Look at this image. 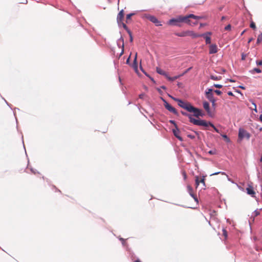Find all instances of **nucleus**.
Here are the masks:
<instances>
[{
  "mask_svg": "<svg viewBox=\"0 0 262 262\" xmlns=\"http://www.w3.org/2000/svg\"><path fill=\"white\" fill-rule=\"evenodd\" d=\"M215 101H216L215 99L213 100V101H210L212 103V106H214L215 105Z\"/></svg>",
  "mask_w": 262,
  "mask_h": 262,
  "instance_id": "44",
  "label": "nucleus"
},
{
  "mask_svg": "<svg viewBox=\"0 0 262 262\" xmlns=\"http://www.w3.org/2000/svg\"><path fill=\"white\" fill-rule=\"evenodd\" d=\"M137 54L136 53V55H135V59H134V62H136V61H137Z\"/></svg>",
  "mask_w": 262,
  "mask_h": 262,
  "instance_id": "47",
  "label": "nucleus"
},
{
  "mask_svg": "<svg viewBox=\"0 0 262 262\" xmlns=\"http://www.w3.org/2000/svg\"><path fill=\"white\" fill-rule=\"evenodd\" d=\"M180 133L179 130L177 128V126H176V129H173V133L176 137H177L179 140L182 141V138L179 135Z\"/></svg>",
  "mask_w": 262,
  "mask_h": 262,
  "instance_id": "17",
  "label": "nucleus"
},
{
  "mask_svg": "<svg viewBox=\"0 0 262 262\" xmlns=\"http://www.w3.org/2000/svg\"><path fill=\"white\" fill-rule=\"evenodd\" d=\"M262 41V33L258 36L256 43L259 44Z\"/></svg>",
  "mask_w": 262,
  "mask_h": 262,
  "instance_id": "25",
  "label": "nucleus"
},
{
  "mask_svg": "<svg viewBox=\"0 0 262 262\" xmlns=\"http://www.w3.org/2000/svg\"><path fill=\"white\" fill-rule=\"evenodd\" d=\"M227 94H228V95H229V96H234V95H233V93H232V92H231V91L228 92Z\"/></svg>",
  "mask_w": 262,
  "mask_h": 262,
  "instance_id": "43",
  "label": "nucleus"
},
{
  "mask_svg": "<svg viewBox=\"0 0 262 262\" xmlns=\"http://www.w3.org/2000/svg\"><path fill=\"white\" fill-rule=\"evenodd\" d=\"M135 14V13H129V14H127L126 15V23H128V21L131 19L132 16H133Z\"/></svg>",
  "mask_w": 262,
  "mask_h": 262,
  "instance_id": "22",
  "label": "nucleus"
},
{
  "mask_svg": "<svg viewBox=\"0 0 262 262\" xmlns=\"http://www.w3.org/2000/svg\"><path fill=\"white\" fill-rule=\"evenodd\" d=\"M129 57H128V59H127V60H126V63H129Z\"/></svg>",
  "mask_w": 262,
  "mask_h": 262,
  "instance_id": "50",
  "label": "nucleus"
},
{
  "mask_svg": "<svg viewBox=\"0 0 262 262\" xmlns=\"http://www.w3.org/2000/svg\"><path fill=\"white\" fill-rule=\"evenodd\" d=\"M230 81L231 82H234V80H230Z\"/></svg>",
  "mask_w": 262,
  "mask_h": 262,
  "instance_id": "57",
  "label": "nucleus"
},
{
  "mask_svg": "<svg viewBox=\"0 0 262 262\" xmlns=\"http://www.w3.org/2000/svg\"><path fill=\"white\" fill-rule=\"evenodd\" d=\"M214 87L219 89H221L223 87V85L219 84H214L213 85Z\"/></svg>",
  "mask_w": 262,
  "mask_h": 262,
  "instance_id": "34",
  "label": "nucleus"
},
{
  "mask_svg": "<svg viewBox=\"0 0 262 262\" xmlns=\"http://www.w3.org/2000/svg\"><path fill=\"white\" fill-rule=\"evenodd\" d=\"M221 173V172H215V173H213V174L216 175V174H218L219 173Z\"/></svg>",
  "mask_w": 262,
  "mask_h": 262,
  "instance_id": "52",
  "label": "nucleus"
},
{
  "mask_svg": "<svg viewBox=\"0 0 262 262\" xmlns=\"http://www.w3.org/2000/svg\"><path fill=\"white\" fill-rule=\"evenodd\" d=\"M129 35V37H130V39H129V40L130 42H133V36H132V32H130V33H128Z\"/></svg>",
  "mask_w": 262,
  "mask_h": 262,
  "instance_id": "36",
  "label": "nucleus"
},
{
  "mask_svg": "<svg viewBox=\"0 0 262 262\" xmlns=\"http://www.w3.org/2000/svg\"><path fill=\"white\" fill-rule=\"evenodd\" d=\"M190 16H191L192 17V18L195 19L196 20L195 21H198V20H199V19H203V18H205V17L203 16H196V15H195L192 14H190Z\"/></svg>",
  "mask_w": 262,
  "mask_h": 262,
  "instance_id": "18",
  "label": "nucleus"
},
{
  "mask_svg": "<svg viewBox=\"0 0 262 262\" xmlns=\"http://www.w3.org/2000/svg\"><path fill=\"white\" fill-rule=\"evenodd\" d=\"M245 32V31H244L242 33L241 35H243V34L244 33V32Z\"/></svg>",
  "mask_w": 262,
  "mask_h": 262,
  "instance_id": "55",
  "label": "nucleus"
},
{
  "mask_svg": "<svg viewBox=\"0 0 262 262\" xmlns=\"http://www.w3.org/2000/svg\"><path fill=\"white\" fill-rule=\"evenodd\" d=\"M169 97L170 98H171L175 101L178 102L179 106H180L181 107L187 110L188 112L189 111L190 108L192 106V105L190 103L187 102H184V101H182V100H180L178 98H174L171 96H170V95H169Z\"/></svg>",
  "mask_w": 262,
  "mask_h": 262,
  "instance_id": "3",
  "label": "nucleus"
},
{
  "mask_svg": "<svg viewBox=\"0 0 262 262\" xmlns=\"http://www.w3.org/2000/svg\"><path fill=\"white\" fill-rule=\"evenodd\" d=\"M146 18L149 19L150 21L154 23L156 26H161L162 24L161 22L154 16L148 15L146 16Z\"/></svg>",
  "mask_w": 262,
  "mask_h": 262,
  "instance_id": "8",
  "label": "nucleus"
},
{
  "mask_svg": "<svg viewBox=\"0 0 262 262\" xmlns=\"http://www.w3.org/2000/svg\"><path fill=\"white\" fill-rule=\"evenodd\" d=\"M246 190L248 194L251 195L253 197L255 196L254 195L255 194V192L254 191L252 186H249V187L246 188Z\"/></svg>",
  "mask_w": 262,
  "mask_h": 262,
  "instance_id": "16",
  "label": "nucleus"
},
{
  "mask_svg": "<svg viewBox=\"0 0 262 262\" xmlns=\"http://www.w3.org/2000/svg\"><path fill=\"white\" fill-rule=\"evenodd\" d=\"M122 25L123 28L128 33H130V32H131L127 27V26L123 23V22L121 23L120 25Z\"/></svg>",
  "mask_w": 262,
  "mask_h": 262,
  "instance_id": "23",
  "label": "nucleus"
},
{
  "mask_svg": "<svg viewBox=\"0 0 262 262\" xmlns=\"http://www.w3.org/2000/svg\"><path fill=\"white\" fill-rule=\"evenodd\" d=\"M231 29V26L229 24L227 26H226L224 28L225 30L226 31H230Z\"/></svg>",
  "mask_w": 262,
  "mask_h": 262,
  "instance_id": "30",
  "label": "nucleus"
},
{
  "mask_svg": "<svg viewBox=\"0 0 262 262\" xmlns=\"http://www.w3.org/2000/svg\"><path fill=\"white\" fill-rule=\"evenodd\" d=\"M259 130L262 131V127L260 128Z\"/></svg>",
  "mask_w": 262,
  "mask_h": 262,
  "instance_id": "56",
  "label": "nucleus"
},
{
  "mask_svg": "<svg viewBox=\"0 0 262 262\" xmlns=\"http://www.w3.org/2000/svg\"><path fill=\"white\" fill-rule=\"evenodd\" d=\"M222 137L226 140V142H229L230 141V139L226 135H221Z\"/></svg>",
  "mask_w": 262,
  "mask_h": 262,
  "instance_id": "26",
  "label": "nucleus"
},
{
  "mask_svg": "<svg viewBox=\"0 0 262 262\" xmlns=\"http://www.w3.org/2000/svg\"><path fill=\"white\" fill-rule=\"evenodd\" d=\"M144 96H145V94L143 93V94L139 95V98H140V99H143Z\"/></svg>",
  "mask_w": 262,
  "mask_h": 262,
  "instance_id": "41",
  "label": "nucleus"
},
{
  "mask_svg": "<svg viewBox=\"0 0 262 262\" xmlns=\"http://www.w3.org/2000/svg\"><path fill=\"white\" fill-rule=\"evenodd\" d=\"M211 35V33L210 32H207L205 33L200 34L199 37H203L205 39V41L206 44H210L211 43V38L209 36Z\"/></svg>",
  "mask_w": 262,
  "mask_h": 262,
  "instance_id": "10",
  "label": "nucleus"
},
{
  "mask_svg": "<svg viewBox=\"0 0 262 262\" xmlns=\"http://www.w3.org/2000/svg\"><path fill=\"white\" fill-rule=\"evenodd\" d=\"M124 16L123 10H121L118 14L117 20L119 25L122 22Z\"/></svg>",
  "mask_w": 262,
  "mask_h": 262,
  "instance_id": "13",
  "label": "nucleus"
},
{
  "mask_svg": "<svg viewBox=\"0 0 262 262\" xmlns=\"http://www.w3.org/2000/svg\"><path fill=\"white\" fill-rule=\"evenodd\" d=\"M214 92L218 95H220L222 94V92L219 90H214Z\"/></svg>",
  "mask_w": 262,
  "mask_h": 262,
  "instance_id": "37",
  "label": "nucleus"
},
{
  "mask_svg": "<svg viewBox=\"0 0 262 262\" xmlns=\"http://www.w3.org/2000/svg\"><path fill=\"white\" fill-rule=\"evenodd\" d=\"M123 50H122V53H121V54H123Z\"/></svg>",
  "mask_w": 262,
  "mask_h": 262,
  "instance_id": "58",
  "label": "nucleus"
},
{
  "mask_svg": "<svg viewBox=\"0 0 262 262\" xmlns=\"http://www.w3.org/2000/svg\"><path fill=\"white\" fill-rule=\"evenodd\" d=\"M225 18H226V17H225V16H222V19H222V20H224Z\"/></svg>",
  "mask_w": 262,
  "mask_h": 262,
  "instance_id": "51",
  "label": "nucleus"
},
{
  "mask_svg": "<svg viewBox=\"0 0 262 262\" xmlns=\"http://www.w3.org/2000/svg\"><path fill=\"white\" fill-rule=\"evenodd\" d=\"M209 125L210 126H211L216 132H217L218 133H220L219 129L217 128H216L215 127V126L212 123H209Z\"/></svg>",
  "mask_w": 262,
  "mask_h": 262,
  "instance_id": "27",
  "label": "nucleus"
},
{
  "mask_svg": "<svg viewBox=\"0 0 262 262\" xmlns=\"http://www.w3.org/2000/svg\"><path fill=\"white\" fill-rule=\"evenodd\" d=\"M174 34L179 37L190 36L192 38L199 37V34L196 33L193 31L187 30L180 33H175Z\"/></svg>",
  "mask_w": 262,
  "mask_h": 262,
  "instance_id": "2",
  "label": "nucleus"
},
{
  "mask_svg": "<svg viewBox=\"0 0 262 262\" xmlns=\"http://www.w3.org/2000/svg\"><path fill=\"white\" fill-rule=\"evenodd\" d=\"M182 174H183V176L184 179L185 180H186V178H187V174H186V173L185 171H183V172H182Z\"/></svg>",
  "mask_w": 262,
  "mask_h": 262,
  "instance_id": "38",
  "label": "nucleus"
},
{
  "mask_svg": "<svg viewBox=\"0 0 262 262\" xmlns=\"http://www.w3.org/2000/svg\"><path fill=\"white\" fill-rule=\"evenodd\" d=\"M253 71H254L257 73H261V70L258 69V68H254L253 70Z\"/></svg>",
  "mask_w": 262,
  "mask_h": 262,
  "instance_id": "33",
  "label": "nucleus"
},
{
  "mask_svg": "<svg viewBox=\"0 0 262 262\" xmlns=\"http://www.w3.org/2000/svg\"><path fill=\"white\" fill-rule=\"evenodd\" d=\"M254 213H255V216H257L260 214V212H259V211L255 210L254 211Z\"/></svg>",
  "mask_w": 262,
  "mask_h": 262,
  "instance_id": "40",
  "label": "nucleus"
},
{
  "mask_svg": "<svg viewBox=\"0 0 262 262\" xmlns=\"http://www.w3.org/2000/svg\"><path fill=\"white\" fill-rule=\"evenodd\" d=\"M161 88L163 89H166L165 86H162Z\"/></svg>",
  "mask_w": 262,
  "mask_h": 262,
  "instance_id": "54",
  "label": "nucleus"
},
{
  "mask_svg": "<svg viewBox=\"0 0 262 262\" xmlns=\"http://www.w3.org/2000/svg\"><path fill=\"white\" fill-rule=\"evenodd\" d=\"M166 77L169 80L174 81V80L177 79L178 78H179V77H180V76L178 75V76H174L173 77H169L167 75H166Z\"/></svg>",
  "mask_w": 262,
  "mask_h": 262,
  "instance_id": "20",
  "label": "nucleus"
},
{
  "mask_svg": "<svg viewBox=\"0 0 262 262\" xmlns=\"http://www.w3.org/2000/svg\"><path fill=\"white\" fill-rule=\"evenodd\" d=\"M246 57H247V54H245L244 53H242V60H245Z\"/></svg>",
  "mask_w": 262,
  "mask_h": 262,
  "instance_id": "32",
  "label": "nucleus"
},
{
  "mask_svg": "<svg viewBox=\"0 0 262 262\" xmlns=\"http://www.w3.org/2000/svg\"><path fill=\"white\" fill-rule=\"evenodd\" d=\"M191 123H192L194 125L207 127L209 125L210 122H207L204 120H196L195 119H191Z\"/></svg>",
  "mask_w": 262,
  "mask_h": 262,
  "instance_id": "5",
  "label": "nucleus"
},
{
  "mask_svg": "<svg viewBox=\"0 0 262 262\" xmlns=\"http://www.w3.org/2000/svg\"><path fill=\"white\" fill-rule=\"evenodd\" d=\"M192 69V67H190L189 68L187 69V70H186L182 74H181V75H180L179 76H182L183 75H184L185 74H186L188 71H189L191 69Z\"/></svg>",
  "mask_w": 262,
  "mask_h": 262,
  "instance_id": "28",
  "label": "nucleus"
},
{
  "mask_svg": "<svg viewBox=\"0 0 262 262\" xmlns=\"http://www.w3.org/2000/svg\"><path fill=\"white\" fill-rule=\"evenodd\" d=\"M164 106L169 112L173 113L175 115L178 114V112L176 109L165 101H164Z\"/></svg>",
  "mask_w": 262,
  "mask_h": 262,
  "instance_id": "11",
  "label": "nucleus"
},
{
  "mask_svg": "<svg viewBox=\"0 0 262 262\" xmlns=\"http://www.w3.org/2000/svg\"><path fill=\"white\" fill-rule=\"evenodd\" d=\"M210 78L214 80H219L221 79V76H216L214 75H211Z\"/></svg>",
  "mask_w": 262,
  "mask_h": 262,
  "instance_id": "24",
  "label": "nucleus"
},
{
  "mask_svg": "<svg viewBox=\"0 0 262 262\" xmlns=\"http://www.w3.org/2000/svg\"><path fill=\"white\" fill-rule=\"evenodd\" d=\"M187 189L189 194L194 199L195 201L198 202L196 195L194 193L192 187L190 185H187Z\"/></svg>",
  "mask_w": 262,
  "mask_h": 262,
  "instance_id": "12",
  "label": "nucleus"
},
{
  "mask_svg": "<svg viewBox=\"0 0 262 262\" xmlns=\"http://www.w3.org/2000/svg\"><path fill=\"white\" fill-rule=\"evenodd\" d=\"M181 113H182V114L183 115L188 117L189 118V121H190V122H191V119H193V118L192 117V116H191V115L188 114H187V113H186V112H184L182 111V112H181Z\"/></svg>",
  "mask_w": 262,
  "mask_h": 262,
  "instance_id": "21",
  "label": "nucleus"
},
{
  "mask_svg": "<svg viewBox=\"0 0 262 262\" xmlns=\"http://www.w3.org/2000/svg\"><path fill=\"white\" fill-rule=\"evenodd\" d=\"M239 88L242 89H243V90H245V87H244L243 86H239Z\"/></svg>",
  "mask_w": 262,
  "mask_h": 262,
  "instance_id": "49",
  "label": "nucleus"
},
{
  "mask_svg": "<svg viewBox=\"0 0 262 262\" xmlns=\"http://www.w3.org/2000/svg\"><path fill=\"white\" fill-rule=\"evenodd\" d=\"M250 134L245 129L242 128H240L238 130V140L241 141L244 138H246L249 140L250 138Z\"/></svg>",
  "mask_w": 262,
  "mask_h": 262,
  "instance_id": "4",
  "label": "nucleus"
},
{
  "mask_svg": "<svg viewBox=\"0 0 262 262\" xmlns=\"http://www.w3.org/2000/svg\"><path fill=\"white\" fill-rule=\"evenodd\" d=\"M218 51L217 47L215 44L210 45L209 46V54H214Z\"/></svg>",
  "mask_w": 262,
  "mask_h": 262,
  "instance_id": "14",
  "label": "nucleus"
},
{
  "mask_svg": "<svg viewBox=\"0 0 262 262\" xmlns=\"http://www.w3.org/2000/svg\"><path fill=\"white\" fill-rule=\"evenodd\" d=\"M190 18H192V17L190 16V14L184 16H179L176 18H172L170 19L168 21V24H172L173 21L184 22L190 26H194L198 24L197 21L191 22Z\"/></svg>",
  "mask_w": 262,
  "mask_h": 262,
  "instance_id": "1",
  "label": "nucleus"
},
{
  "mask_svg": "<svg viewBox=\"0 0 262 262\" xmlns=\"http://www.w3.org/2000/svg\"><path fill=\"white\" fill-rule=\"evenodd\" d=\"M181 22H177V21H173L172 25L177 26L178 27H181V25L180 24Z\"/></svg>",
  "mask_w": 262,
  "mask_h": 262,
  "instance_id": "29",
  "label": "nucleus"
},
{
  "mask_svg": "<svg viewBox=\"0 0 262 262\" xmlns=\"http://www.w3.org/2000/svg\"><path fill=\"white\" fill-rule=\"evenodd\" d=\"M188 137L191 139H194V136H193V135H188Z\"/></svg>",
  "mask_w": 262,
  "mask_h": 262,
  "instance_id": "46",
  "label": "nucleus"
},
{
  "mask_svg": "<svg viewBox=\"0 0 262 262\" xmlns=\"http://www.w3.org/2000/svg\"><path fill=\"white\" fill-rule=\"evenodd\" d=\"M250 27L253 29H255L256 28V25L255 23L253 21H252L250 25Z\"/></svg>",
  "mask_w": 262,
  "mask_h": 262,
  "instance_id": "31",
  "label": "nucleus"
},
{
  "mask_svg": "<svg viewBox=\"0 0 262 262\" xmlns=\"http://www.w3.org/2000/svg\"><path fill=\"white\" fill-rule=\"evenodd\" d=\"M205 179L204 176H203L202 177L196 176L195 177V182L196 188H197L198 187L200 183L202 184L203 186L205 187L206 186H205Z\"/></svg>",
  "mask_w": 262,
  "mask_h": 262,
  "instance_id": "7",
  "label": "nucleus"
},
{
  "mask_svg": "<svg viewBox=\"0 0 262 262\" xmlns=\"http://www.w3.org/2000/svg\"><path fill=\"white\" fill-rule=\"evenodd\" d=\"M134 262H141V261L139 259H137L135 260Z\"/></svg>",
  "mask_w": 262,
  "mask_h": 262,
  "instance_id": "53",
  "label": "nucleus"
},
{
  "mask_svg": "<svg viewBox=\"0 0 262 262\" xmlns=\"http://www.w3.org/2000/svg\"><path fill=\"white\" fill-rule=\"evenodd\" d=\"M253 40V38H251L249 39L248 40V43H250L252 40Z\"/></svg>",
  "mask_w": 262,
  "mask_h": 262,
  "instance_id": "48",
  "label": "nucleus"
},
{
  "mask_svg": "<svg viewBox=\"0 0 262 262\" xmlns=\"http://www.w3.org/2000/svg\"><path fill=\"white\" fill-rule=\"evenodd\" d=\"M170 122L171 123H172V124H173L175 125V126H176V127L177 126L176 124V123H175V121H173V120H170Z\"/></svg>",
  "mask_w": 262,
  "mask_h": 262,
  "instance_id": "45",
  "label": "nucleus"
},
{
  "mask_svg": "<svg viewBox=\"0 0 262 262\" xmlns=\"http://www.w3.org/2000/svg\"><path fill=\"white\" fill-rule=\"evenodd\" d=\"M189 112L193 113L194 116L196 117H199L200 116L202 117L203 116V114L202 113L201 110H199V108L194 107L192 105L190 108Z\"/></svg>",
  "mask_w": 262,
  "mask_h": 262,
  "instance_id": "6",
  "label": "nucleus"
},
{
  "mask_svg": "<svg viewBox=\"0 0 262 262\" xmlns=\"http://www.w3.org/2000/svg\"><path fill=\"white\" fill-rule=\"evenodd\" d=\"M257 64L258 65V66L261 65L262 64V61L261 60L257 61Z\"/></svg>",
  "mask_w": 262,
  "mask_h": 262,
  "instance_id": "42",
  "label": "nucleus"
},
{
  "mask_svg": "<svg viewBox=\"0 0 262 262\" xmlns=\"http://www.w3.org/2000/svg\"><path fill=\"white\" fill-rule=\"evenodd\" d=\"M203 105L204 108L206 110L207 114L209 115H211L209 103L207 101H204Z\"/></svg>",
  "mask_w": 262,
  "mask_h": 262,
  "instance_id": "15",
  "label": "nucleus"
},
{
  "mask_svg": "<svg viewBox=\"0 0 262 262\" xmlns=\"http://www.w3.org/2000/svg\"><path fill=\"white\" fill-rule=\"evenodd\" d=\"M157 72L161 75L166 76L167 74L165 71L162 70L161 68L157 67L156 68Z\"/></svg>",
  "mask_w": 262,
  "mask_h": 262,
  "instance_id": "19",
  "label": "nucleus"
},
{
  "mask_svg": "<svg viewBox=\"0 0 262 262\" xmlns=\"http://www.w3.org/2000/svg\"><path fill=\"white\" fill-rule=\"evenodd\" d=\"M223 235L225 236V237L227 238V231L225 229H223Z\"/></svg>",
  "mask_w": 262,
  "mask_h": 262,
  "instance_id": "35",
  "label": "nucleus"
},
{
  "mask_svg": "<svg viewBox=\"0 0 262 262\" xmlns=\"http://www.w3.org/2000/svg\"><path fill=\"white\" fill-rule=\"evenodd\" d=\"M212 89H208L205 92L206 97L210 101H213V100L215 99L212 94Z\"/></svg>",
  "mask_w": 262,
  "mask_h": 262,
  "instance_id": "9",
  "label": "nucleus"
},
{
  "mask_svg": "<svg viewBox=\"0 0 262 262\" xmlns=\"http://www.w3.org/2000/svg\"><path fill=\"white\" fill-rule=\"evenodd\" d=\"M215 150H210L209 151H208V153L210 155H213V154H215Z\"/></svg>",
  "mask_w": 262,
  "mask_h": 262,
  "instance_id": "39",
  "label": "nucleus"
}]
</instances>
